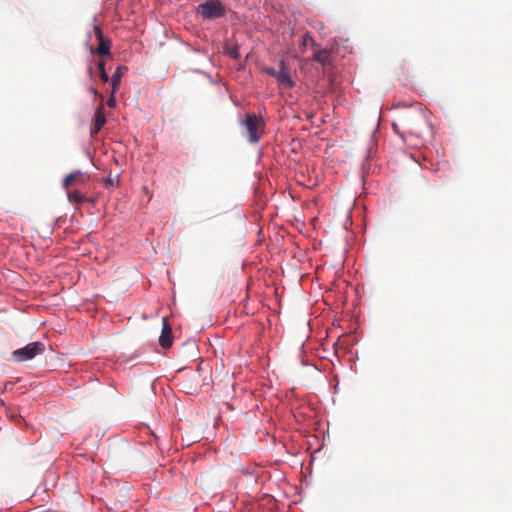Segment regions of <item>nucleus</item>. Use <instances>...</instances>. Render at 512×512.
Instances as JSON below:
<instances>
[{"label": "nucleus", "mask_w": 512, "mask_h": 512, "mask_svg": "<svg viewBox=\"0 0 512 512\" xmlns=\"http://www.w3.org/2000/svg\"><path fill=\"white\" fill-rule=\"evenodd\" d=\"M428 116V112L420 104H414L399 116V121L409 133L418 135L421 126L428 125Z\"/></svg>", "instance_id": "f257e3e1"}, {"label": "nucleus", "mask_w": 512, "mask_h": 512, "mask_svg": "<svg viewBox=\"0 0 512 512\" xmlns=\"http://www.w3.org/2000/svg\"><path fill=\"white\" fill-rule=\"evenodd\" d=\"M44 351V343L36 341L27 344L25 347L14 350L11 356L14 362L21 363L32 360L38 355H42Z\"/></svg>", "instance_id": "f03ea898"}, {"label": "nucleus", "mask_w": 512, "mask_h": 512, "mask_svg": "<svg viewBox=\"0 0 512 512\" xmlns=\"http://www.w3.org/2000/svg\"><path fill=\"white\" fill-rule=\"evenodd\" d=\"M244 126L248 134V140L251 143H257L263 134L265 122L262 117L255 113H248L246 115Z\"/></svg>", "instance_id": "7ed1b4c3"}, {"label": "nucleus", "mask_w": 512, "mask_h": 512, "mask_svg": "<svg viewBox=\"0 0 512 512\" xmlns=\"http://www.w3.org/2000/svg\"><path fill=\"white\" fill-rule=\"evenodd\" d=\"M198 13L206 19H215L221 17L224 8L219 1H209L198 6Z\"/></svg>", "instance_id": "20e7f679"}, {"label": "nucleus", "mask_w": 512, "mask_h": 512, "mask_svg": "<svg viewBox=\"0 0 512 512\" xmlns=\"http://www.w3.org/2000/svg\"><path fill=\"white\" fill-rule=\"evenodd\" d=\"M275 79L283 88L291 89L295 86V82L292 80L284 60H280L279 62V70L276 73Z\"/></svg>", "instance_id": "39448f33"}, {"label": "nucleus", "mask_w": 512, "mask_h": 512, "mask_svg": "<svg viewBox=\"0 0 512 512\" xmlns=\"http://www.w3.org/2000/svg\"><path fill=\"white\" fill-rule=\"evenodd\" d=\"M94 33L98 40L96 53L100 56H110L111 41L106 38L98 26L94 27Z\"/></svg>", "instance_id": "423d86ee"}, {"label": "nucleus", "mask_w": 512, "mask_h": 512, "mask_svg": "<svg viewBox=\"0 0 512 512\" xmlns=\"http://www.w3.org/2000/svg\"><path fill=\"white\" fill-rule=\"evenodd\" d=\"M89 180V175L81 171H74L68 174L63 180V187L68 189L72 183L84 184Z\"/></svg>", "instance_id": "0eeeda50"}, {"label": "nucleus", "mask_w": 512, "mask_h": 512, "mask_svg": "<svg viewBox=\"0 0 512 512\" xmlns=\"http://www.w3.org/2000/svg\"><path fill=\"white\" fill-rule=\"evenodd\" d=\"M106 123V117L104 114V105L101 103L98 108L96 109L95 115H94V125L91 129V136L94 137L98 134V132L102 129L104 124Z\"/></svg>", "instance_id": "6e6552de"}, {"label": "nucleus", "mask_w": 512, "mask_h": 512, "mask_svg": "<svg viewBox=\"0 0 512 512\" xmlns=\"http://www.w3.org/2000/svg\"><path fill=\"white\" fill-rule=\"evenodd\" d=\"M159 343L162 348H169L172 345V330L166 318H163V328L159 337Z\"/></svg>", "instance_id": "1a4fd4ad"}, {"label": "nucleus", "mask_w": 512, "mask_h": 512, "mask_svg": "<svg viewBox=\"0 0 512 512\" xmlns=\"http://www.w3.org/2000/svg\"><path fill=\"white\" fill-rule=\"evenodd\" d=\"M128 68L126 66H118L111 77V89H113V94H116L120 87L121 78L126 74Z\"/></svg>", "instance_id": "9d476101"}, {"label": "nucleus", "mask_w": 512, "mask_h": 512, "mask_svg": "<svg viewBox=\"0 0 512 512\" xmlns=\"http://www.w3.org/2000/svg\"><path fill=\"white\" fill-rule=\"evenodd\" d=\"M314 60L325 66L331 61V52L328 49H322L315 53Z\"/></svg>", "instance_id": "9b49d317"}, {"label": "nucleus", "mask_w": 512, "mask_h": 512, "mask_svg": "<svg viewBox=\"0 0 512 512\" xmlns=\"http://www.w3.org/2000/svg\"><path fill=\"white\" fill-rule=\"evenodd\" d=\"M66 190H67V197L70 202L80 204L87 200L86 196L83 193H81L80 191H77V190L72 191V190H69V188Z\"/></svg>", "instance_id": "f8f14e48"}, {"label": "nucleus", "mask_w": 512, "mask_h": 512, "mask_svg": "<svg viewBox=\"0 0 512 512\" xmlns=\"http://www.w3.org/2000/svg\"><path fill=\"white\" fill-rule=\"evenodd\" d=\"M98 69H99V75H100L101 80L103 82H108L109 75H108V73L105 70V62H104V60H100L98 62Z\"/></svg>", "instance_id": "ddd939ff"}, {"label": "nucleus", "mask_w": 512, "mask_h": 512, "mask_svg": "<svg viewBox=\"0 0 512 512\" xmlns=\"http://www.w3.org/2000/svg\"><path fill=\"white\" fill-rule=\"evenodd\" d=\"M103 184L105 185V187L118 186V184H119V177H118V176H114V177H112L111 175H108V176L103 180Z\"/></svg>", "instance_id": "4468645a"}, {"label": "nucleus", "mask_w": 512, "mask_h": 512, "mask_svg": "<svg viewBox=\"0 0 512 512\" xmlns=\"http://www.w3.org/2000/svg\"><path fill=\"white\" fill-rule=\"evenodd\" d=\"M107 105L110 108H114L116 106V99H115V94H113V89H111V94H110V97L107 100Z\"/></svg>", "instance_id": "2eb2a0df"}, {"label": "nucleus", "mask_w": 512, "mask_h": 512, "mask_svg": "<svg viewBox=\"0 0 512 512\" xmlns=\"http://www.w3.org/2000/svg\"><path fill=\"white\" fill-rule=\"evenodd\" d=\"M278 70H276L275 68H272V67H265L263 68V72L274 77L276 76V73H277Z\"/></svg>", "instance_id": "dca6fc26"}, {"label": "nucleus", "mask_w": 512, "mask_h": 512, "mask_svg": "<svg viewBox=\"0 0 512 512\" xmlns=\"http://www.w3.org/2000/svg\"><path fill=\"white\" fill-rule=\"evenodd\" d=\"M229 55L234 58V59H237L239 57V48L237 46L231 48L229 50Z\"/></svg>", "instance_id": "f3484780"}, {"label": "nucleus", "mask_w": 512, "mask_h": 512, "mask_svg": "<svg viewBox=\"0 0 512 512\" xmlns=\"http://www.w3.org/2000/svg\"><path fill=\"white\" fill-rule=\"evenodd\" d=\"M392 128H393V131H394L395 133L400 134V131H399V125H398V123L393 122V123H392Z\"/></svg>", "instance_id": "a211bd4d"}, {"label": "nucleus", "mask_w": 512, "mask_h": 512, "mask_svg": "<svg viewBox=\"0 0 512 512\" xmlns=\"http://www.w3.org/2000/svg\"><path fill=\"white\" fill-rule=\"evenodd\" d=\"M90 92L93 93L94 95H98L101 99H103V95L99 94L96 88L91 87Z\"/></svg>", "instance_id": "6ab92c4d"}]
</instances>
